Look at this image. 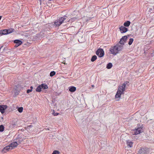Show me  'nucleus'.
<instances>
[{"instance_id": "f257e3e1", "label": "nucleus", "mask_w": 154, "mask_h": 154, "mask_svg": "<svg viewBox=\"0 0 154 154\" xmlns=\"http://www.w3.org/2000/svg\"><path fill=\"white\" fill-rule=\"evenodd\" d=\"M129 82L126 81L124 82L122 85L119 86V88L118 91L115 95V97L116 98H120L122 94H123V92L125 90V88L126 85H129Z\"/></svg>"}, {"instance_id": "f03ea898", "label": "nucleus", "mask_w": 154, "mask_h": 154, "mask_svg": "<svg viewBox=\"0 0 154 154\" xmlns=\"http://www.w3.org/2000/svg\"><path fill=\"white\" fill-rule=\"evenodd\" d=\"M123 46L121 45L117 44L116 45L112 46L110 48L109 51L111 54L114 55H116L119 51H121L123 48Z\"/></svg>"}, {"instance_id": "7ed1b4c3", "label": "nucleus", "mask_w": 154, "mask_h": 154, "mask_svg": "<svg viewBox=\"0 0 154 154\" xmlns=\"http://www.w3.org/2000/svg\"><path fill=\"white\" fill-rule=\"evenodd\" d=\"M22 141L21 140H19L17 141V142H16L11 143L9 145L4 147L3 149L2 150V152L3 153L6 152L9 149H12L14 147H17L22 142Z\"/></svg>"}, {"instance_id": "20e7f679", "label": "nucleus", "mask_w": 154, "mask_h": 154, "mask_svg": "<svg viewBox=\"0 0 154 154\" xmlns=\"http://www.w3.org/2000/svg\"><path fill=\"white\" fill-rule=\"evenodd\" d=\"M66 18L64 17H61L59 19L57 20L54 22V25L56 26H60L62 23H64Z\"/></svg>"}, {"instance_id": "39448f33", "label": "nucleus", "mask_w": 154, "mask_h": 154, "mask_svg": "<svg viewBox=\"0 0 154 154\" xmlns=\"http://www.w3.org/2000/svg\"><path fill=\"white\" fill-rule=\"evenodd\" d=\"M142 128L141 127H138L137 128L135 129L132 132L133 135H137L143 132Z\"/></svg>"}, {"instance_id": "423d86ee", "label": "nucleus", "mask_w": 154, "mask_h": 154, "mask_svg": "<svg viewBox=\"0 0 154 154\" xmlns=\"http://www.w3.org/2000/svg\"><path fill=\"white\" fill-rule=\"evenodd\" d=\"M96 54L99 57H102L104 55V52L103 49L100 48L97 51Z\"/></svg>"}, {"instance_id": "0eeeda50", "label": "nucleus", "mask_w": 154, "mask_h": 154, "mask_svg": "<svg viewBox=\"0 0 154 154\" xmlns=\"http://www.w3.org/2000/svg\"><path fill=\"white\" fill-rule=\"evenodd\" d=\"M127 36L126 35L122 37L119 42V43L121 44L120 45H124L125 43L127 41Z\"/></svg>"}, {"instance_id": "6e6552de", "label": "nucleus", "mask_w": 154, "mask_h": 154, "mask_svg": "<svg viewBox=\"0 0 154 154\" xmlns=\"http://www.w3.org/2000/svg\"><path fill=\"white\" fill-rule=\"evenodd\" d=\"M8 106L6 105H2L0 106V111L2 113H3L5 110L7 108Z\"/></svg>"}, {"instance_id": "1a4fd4ad", "label": "nucleus", "mask_w": 154, "mask_h": 154, "mask_svg": "<svg viewBox=\"0 0 154 154\" xmlns=\"http://www.w3.org/2000/svg\"><path fill=\"white\" fill-rule=\"evenodd\" d=\"M119 29L122 33L126 32L128 31V29L127 28L125 27V26H122L120 27Z\"/></svg>"}, {"instance_id": "9d476101", "label": "nucleus", "mask_w": 154, "mask_h": 154, "mask_svg": "<svg viewBox=\"0 0 154 154\" xmlns=\"http://www.w3.org/2000/svg\"><path fill=\"white\" fill-rule=\"evenodd\" d=\"M146 151L145 149L142 147H141L140 149L138 151V154H145Z\"/></svg>"}, {"instance_id": "9b49d317", "label": "nucleus", "mask_w": 154, "mask_h": 154, "mask_svg": "<svg viewBox=\"0 0 154 154\" xmlns=\"http://www.w3.org/2000/svg\"><path fill=\"white\" fill-rule=\"evenodd\" d=\"M7 29L0 30V34L1 35H6L8 34Z\"/></svg>"}, {"instance_id": "f8f14e48", "label": "nucleus", "mask_w": 154, "mask_h": 154, "mask_svg": "<svg viewBox=\"0 0 154 154\" xmlns=\"http://www.w3.org/2000/svg\"><path fill=\"white\" fill-rule=\"evenodd\" d=\"M133 143L131 141H130L129 140L127 141V146L130 147H132L133 146Z\"/></svg>"}, {"instance_id": "ddd939ff", "label": "nucleus", "mask_w": 154, "mask_h": 154, "mask_svg": "<svg viewBox=\"0 0 154 154\" xmlns=\"http://www.w3.org/2000/svg\"><path fill=\"white\" fill-rule=\"evenodd\" d=\"M76 88L74 86H71V87H69V91L71 92H74L76 90Z\"/></svg>"}, {"instance_id": "4468645a", "label": "nucleus", "mask_w": 154, "mask_h": 154, "mask_svg": "<svg viewBox=\"0 0 154 154\" xmlns=\"http://www.w3.org/2000/svg\"><path fill=\"white\" fill-rule=\"evenodd\" d=\"M131 24V22L129 21H127L124 23V26L125 27H128Z\"/></svg>"}, {"instance_id": "2eb2a0df", "label": "nucleus", "mask_w": 154, "mask_h": 154, "mask_svg": "<svg viewBox=\"0 0 154 154\" xmlns=\"http://www.w3.org/2000/svg\"><path fill=\"white\" fill-rule=\"evenodd\" d=\"M14 42L15 43L19 45H21L22 44V42L19 40H16L14 41Z\"/></svg>"}, {"instance_id": "dca6fc26", "label": "nucleus", "mask_w": 154, "mask_h": 154, "mask_svg": "<svg viewBox=\"0 0 154 154\" xmlns=\"http://www.w3.org/2000/svg\"><path fill=\"white\" fill-rule=\"evenodd\" d=\"M42 89V87H41V85H40L37 87L36 89V91L38 92H40L41 91Z\"/></svg>"}, {"instance_id": "f3484780", "label": "nucleus", "mask_w": 154, "mask_h": 154, "mask_svg": "<svg viewBox=\"0 0 154 154\" xmlns=\"http://www.w3.org/2000/svg\"><path fill=\"white\" fill-rule=\"evenodd\" d=\"M7 32H8V34L11 33L13 32H14V30L13 29H7Z\"/></svg>"}, {"instance_id": "a211bd4d", "label": "nucleus", "mask_w": 154, "mask_h": 154, "mask_svg": "<svg viewBox=\"0 0 154 154\" xmlns=\"http://www.w3.org/2000/svg\"><path fill=\"white\" fill-rule=\"evenodd\" d=\"M112 66V64L111 63H109L106 65V68L108 69H111Z\"/></svg>"}, {"instance_id": "6ab92c4d", "label": "nucleus", "mask_w": 154, "mask_h": 154, "mask_svg": "<svg viewBox=\"0 0 154 154\" xmlns=\"http://www.w3.org/2000/svg\"><path fill=\"white\" fill-rule=\"evenodd\" d=\"M41 87H42V88H43L44 89H46L48 88V86L45 84H42L41 85Z\"/></svg>"}, {"instance_id": "aec40b11", "label": "nucleus", "mask_w": 154, "mask_h": 154, "mask_svg": "<svg viewBox=\"0 0 154 154\" xmlns=\"http://www.w3.org/2000/svg\"><path fill=\"white\" fill-rule=\"evenodd\" d=\"M97 59V57L96 55L93 56L91 59V60L92 62H94L95 60Z\"/></svg>"}, {"instance_id": "412c9836", "label": "nucleus", "mask_w": 154, "mask_h": 154, "mask_svg": "<svg viewBox=\"0 0 154 154\" xmlns=\"http://www.w3.org/2000/svg\"><path fill=\"white\" fill-rule=\"evenodd\" d=\"M134 39L132 38H131L129 39V42L128 43V44L129 45H131L132 44L133 42Z\"/></svg>"}, {"instance_id": "4be33fe9", "label": "nucleus", "mask_w": 154, "mask_h": 154, "mask_svg": "<svg viewBox=\"0 0 154 154\" xmlns=\"http://www.w3.org/2000/svg\"><path fill=\"white\" fill-rule=\"evenodd\" d=\"M55 72L54 71H51L50 73V75L51 77H52L55 74Z\"/></svg>"}, {"instance_id": "5701e85b", "label": "nucleus", "mask_w": 154, "mask_h": 154, "mask_svg": "<svg viewBox=\"0 0 154 154\" xmlns=\"http://www.w3.org/2000/svg\"><path fill=\"white\" fill-rule=\"evenodd\" d=\"M4 127L2 125H0V131L2 132L4 130Z\"/></svg>"}, {"instance_id": "b1692460", "label": "nucleus", "mask_w": 154, "mask_h": 154, "mask_svg": "<svg viewBox=\"0 0 154 154\" xmlns=\"http://www.w3.org/2000/svg\"><path fill=\"white\" fill-rule=\"evenodd\" d=\"M60 152L58 150L54 151L52 154H59Z\"/></svg>"}, {"instance_id": "393cba45", "label": "nucleus", "mask_w": 154, "mask_h": 154, "mask_svg": "<svg viewBox=\"0 0 154 154\" xmlns=\"http://www.w3.org/2000/svg\"><path fill=\"white\" fill-rule=\"evenodd\" d=\"M23 108L22 107H20L18 108V110L20 112H21L23 111Z\"/></svg>"}, {"instance_id": "a878e982", "label": "nucleus", "mask_w": 154, "mask_h": 154, "mask_svg": "<svg viewBox=\"0 0 154 154\" xmlns=\"http://www.w3.org/2000/svg\"><path fill=\"white\" fill-rule=\"evenodd\" d=\"M53 115L54 116H57L59 113H55L54 112V110H53L52 112Z\"/></svg>"}, {"instance_id": "bb28decb", "label": "nucleus", "mask_w": 154, "mask_h": 154, "mask_svg": "<svg viewBox=\"0 0 154 154\" xmlns=\"http://www.w3.org/2000/svg\"><path fill=\"white\" fill-rule=\"evenodd\" d=\"M32 90L31 89H28L27 90V91H26V92L27 93H29L30 92H31V91H32Z\"/></svg>"}, {"instance_id": "cd10ccee", "label": "nucleus", "mask_w": 154, "mask_h": 154, "mask_svg": "<svg viewBox=\"0 0 154 154\" xmlns=\"http://www.w3.org/2000/svg\"><path fill=\"white\" fill-rule=\"evenodd\" d=\"M77 19V18L75 17V18H71V21H73L75 19Z\"/></svg>"}, {"instance_id": "c85d7f7f", "label": "nucleus", "mask_w": 154, "mask_h": 154, "mask_svg": "<svg viewBox=\"0 0 154 154\" xmlns=\"http://www.w3.org/2000/svg\"><path fill=\"white\" fill-rule=\"evenodd\" d=\"M19 45H18L17 44H16L14 46V47L17 48V47H18Z\"/></svg>"}, {"instance_id": "c756f323", "label": "nucleus", "mask_w": 154, "mask_h": 154, "mask_svg": "<svg viewBox=\"0 0 154 154\" xmlns=\"http://www.w3.org/2000/svg\"><path fill=\"white\" fill-rule=\"evenodd\" d=\"M32 127V126L31 125H28V127H29V128H31V127Z\"/></svg>"}, {"instance_id": "7c9ffc66", "label": "nucleus", "mask_w": 154, "mask_h": 154, "mask_svg": "<svg viewBox=\"0 0 154 154\" xmlns=\"http://www.w3.org/2000/svg\"><path fill=\"white\" fill-rule=\"evenodd\" d=\"M152 8H149V12H151L152 11Z\"/></svg>"}, {"instance_id": "2f4dec72", "label": "nucleus", "mask_w": 154, "mask_h": 154, "mask_svg": "<svg viewBox=\"0 0 154 154\" xmlns=\"http://www.w3.org/2000/svg\"><path fill=\"white\" fill-rule=\"evenodd\" d=\"M30 89H31L32 90L33 89V87L32 86H31L30 87Z\"/></svg>"}, {"instance_id": "473e14b6", "label": "nucleus", "mask_w": 154, "mask_h": 154, "mask_svg": "<svg viewBox=\"0 0 154 154\" xmlns=\"http://www.w3.org/2000/svg\"><path fill=\"white\" fill-rule=\"evenodd\" d=\"M91 18H89V19L87 20H87H91Z\"/></svg>"}, {"instance_id": "72a5a7b5", "label": "nucleus", "mask_w": 154, "mask_h": 154, "mask_svg": "<svg viewBox=\"0 0 154 154\" xmlns=\"http://www.w3.org/2000/svg\"><path fill=\"white\" fill-rule=\"evenodd\" d=\"M45 129L46 130H49V129L48 128H45Z\"/></svg>"}, {"instance_id": "f704fd0d", "label": "nucleus", "mask_w": 154, "mask_h": 154, "mask_svg": "<svg viewBox=\"0 0 154 154\" xmlns=\"http://www.w3.org/2000/svg\"><path fill=\"white\" fill-rule=\"evenodd\" d=\"M2 17V16H0V20H1Z\"/></svg>"}, {"instance_id": "c9c22d12", "label": "nucleus", "mask_w": 154, "mask_h": 154, "mask_svg": "<svg viewBox=\"0 0 154 154\" xmlns=\"http://www.w3.org/2000/svg\"><path fill=\"white\" fill-rule=\"evenodd\" d=\"M70 20H68L67 21H65V22L66 23L67 22H69Z\"/></svg>"}, {"instance_id": "e433bc0d", "label": "nucleus", "mask_w": 154, "mask_h": 154, "mask_svg": "<svg viewBox=\"0 0 154 154\" xmlns=\"http://www.w3.org/2000/svg\"><path fill=\"white\" fill-rule=\"evenodd\" d=\"M40 1V5L41 4V0H39Z\"/></svg>"}, {"instance_id": "4c0bfd02", "label": "nucleus", "mask_w": 154, "mask_h": 154, "mask_svg": "<svg viewBox=\"0 0 154 154\" xmlns=\"http://www.w3.org/2000/svg\"><path fill=\"white\" fill-rule=\"evenodd\" d=\"M64 63V64H66L65 63H64V62L63 63Z\"/></svg>"}, {"instance_id": "58836bf2", "label": "nucleus", "mask_w": 154, "mask_h": 154, "mask_svg": "<svg viewBox=\"0 0 154 154\" xmlns=\"http://www.w3.org/2000/svg\"><path fill=\"white\" fill-rule=\"evenodd\" d=\"M92 87H94V85H92Z\"/></svg>"}]
</instances>
